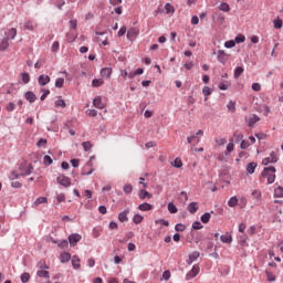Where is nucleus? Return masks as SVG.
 <instances>
[{"label": "nucleus", "instance_id": "nucleus-1", "mask_svg": "<svg viewBox=\"0 0 283 283\" xmlns=\"http://www.w3.org/2000/svg\"><path fill=\"white\" fill-rule=\"evenodd\" d=\"M200 273V266L193 265L192 269L186 274V280H193Z\"/></svg>", "mask_w": 283, "mask_h": 283}, {"label": "nucleus", "instance_id": "nucleus-2", "mask_svg": "<svg viewBox=\"0 0 283 283\" xmlns=\"http://www.w3.org/2000/svg\"><path fill=\"white\" fill-rule=\"evenodd\" d=\"M273 163H277V154H275V151H272L270 157L264 158L262 160V165H264L266 167V165H271Z\"/></svg>", "mask_w": 283, "mask_h": 283}, {"label": "nucleus", "instance_id": "nucleus-3", "mask_svg": "<svg viewBox=\"0 0 283 283\" xmlns=\"http://www.w3.org/2000/svg\"><path fill=\"white\" fill-rule=\"evenodd\" d=\"M217 57L219 63H222L223 65L227 63V61H229V54L227 52H224L223 50H219L217 52Z\"/></svg>", "mask_w": 283, "mask_h": 283}, {"label": "nucleus", "instance_id": "nucleus-4", "mask_svg": "<svg viewBox=\"0 0 283 283\" xmlns=\"http://www.w3.org/2000/svg\"><path fill=\"white\" fill-rule=\"evenodd\" d=\"M212 20L214 21V23H218V25H224L226 23V18L222 13H213Z\"/></svg>", "mask_w": 283, "mask_h": 283}, {"label": "nucleus", "instance_id": "nucleus-5", "mask_svg": "<svg viewBox=\"0 0 283 283\" xmlns=\"http://www.w3.org/2000/svg\"><path fill=\"white\" fill-rule=\"evenodd\" d=\"M81 234L74 233L69 235V242L71 244V247H76V244H78V242H81Z\"/></svg>", "mask_w": 283, "mask_h": 283}, {"label": "nucleus", "instance_id": "nucleus-6", "mask_svg": "<svg viewBox=\"0 0 283 283\" xmlns=\"http://www.w3.org/2000/svg\"><path fill=\"white\" fill-rule=\"evenodd\" d=\"M57 184L62 185V187H70V185H72V181L70 180V177H65V175H62L57 177Z\"/></svg>", "mask_w": 283, "mask_h": 283}, {"label": "nucleus", "instance_id": "nucleus-7", "mask_svg": "<svg viewBox=\"0 0 283 283\" xmlns=\"http://www.w3.org/2000/svg\"><path fill=\"white\" fill-rule=\"evenodd\" d=\"M129 208H126L123 212L118 214L119 222H127L129 220V218L127 217L129 216Z\"/></svg>", "mask_w": 283, "mask_h": 283}, {"label": "nucleus", "instance_id": "nucleus-8", "mask_svg": "<svg viewBox=\"0 0 283 283\" xmlns=\"http://www.w3.org/2000/svg\"><path fill=\"white\" fill-rule=\"evenodd\" d=\"M136 36H138V29L136 28H130L128 31H127V39L129 41H134V39H136Z\"/></svg>", "mask_w": 283, "mask_h": 283}, {"label": "nucleus", "instance_id": "nucleus-9", "mask_svg": "<svg viewBox=\"0 0 283 283\" xmlns=\"http://www.w3.org/2000/svg\"><path fill=\"white\" fill-rule=\"evenodd\" d=\"M198 258H200V252L195 251V252L190 253L188 256L187 264H189V265L193 264V262H196V260H198Z\"/></svg>", "mask_w": 283, "mask_h": 283}, {"label": "nucleus", "instance_id": "nucleus-10", "mask_svg": "<svg viewBox=\"0 0 283 283\" xmlns=\"http://www.w3.org/2000/svg\"><path fill=\"white\" fill-rule=\"evenodd\" d=\"M93 105L97 109H104L105 108V104H103V99L101 98V96H97L93 99Z\"/></svg>", "mask_w": 283, "mask_h": 283}, {"label": "nucleus", "instance_id": "nucleus-11", "mask_svg": "<svg viewBox=\"0 0 283 283\" xmlns=\"http://www.w3.org/2000/svg\"><path fill=\"white\" fill-rule=\"evenodd\" d=\"M38 83L42 87L48 85V83H50V76L49 75H40L39 78H38Z\"/></svg>", "mask_w": 283, "mask_h": 283}, {"label": "nucleus", "instance_id": "nucleus-12", "mask_svg": "<svg viewBox=\"0 0 283 283\" xmlns=\"http://www.w3.org/2000/svg\"><path fill=\"white\" fill-rule=\"evenodd\" d=\"M101 76H103V78H111V76H112V67L102 69Z\"/></svg>", "mask_w": 283, "mask_h": 283}, {"label": "nucleus", "instance_id": "nucleus-13", "mask_svg": "<svg viewBox=\"0 0 283 283\" xmlns=\"http://www.w3.org/2000/svg\"><path fill=\"white\" fill-rule=\"evenodd\" d=\"M275 167L270 166V167H265L261 174L262 178H266V176H269V172L275 174Z\"/></svg>", "mask_w": 283, "mask_h": 283}, {"label": "nucleus", "instance_id": "nucleus-14", "mask_svg": "<svg viewBox=\"0 0 283 283\" xmlns=\"http://www.w3.org/2000/svg\"><path fill=\"white\" fill-rule=\"evenodd\" d=\"M9 41H10V38H4V39L1 41V43H0V51H1V52H4V50H6L7 48H10Z\"/></svg>", "mask_w": 283, "mask_h": 283}, {"label": "nucleus", "instance_id": "nucleus-15", "mask_svg": "<svg viewBox=\"0 0 283 283\" xmlns=\"http://www.w3.org/2000/svg\"><path fill=\"white\" fill-rule=\"evenodd\" d=\"M70 260H72V254H70V252H64L60 255V261L62 263L70 262Z\"/></svg>", "mask_w": 283, "mask_h": 283}, {"label": "nucleus", "instance_id": "nucleus-16", "mask_svg": "<svg viewBox=\"0 0 283 283\" xmlns=\"http://www.w3.org/2000/svg\"><path fill=\"white\" fill-rule=\"evenodd\" d=\"M258 122H260V118L258 117V115H252L248 118L249 127H253V125H255V123Z\"/></svg>", "mask_w": 283, "mask_h": 283}, {"label": "nucleus", "instance_id": "nucleus-17", "mask_svg": "<svg viewBox=\"0 0 283 283\" xmlns=\"http://www.w3.org/2000/svg\"><path fill=\"white\" fill-rule=\"evenodd\" d=\"M198 202H190L189 205H188V211H189V213H196L197 211H198Z\"/></svg>", "mask_w": 283, "mask_h": 283}, {"label": "nucleus", "instance_id": "nucleus-18", "mask_svg": "<svg viewBox=\"0 0 283 283\" xmlns=\"http://www.w3.org/2000/svg\"><path fill=\"white\" fill-rule=\"evenodd\" d=\"M24 96L29 103H34V101H36V95L32 93V91H28Z\"/></svg>", "mask_w": 283, "mask_h": 283}, {"label": "nucleus", "instance_id": "nucleus-19", "mask_svg": "<svg viewBox=\"0 0 283 283\" xmlns=\"http://www.w3.org/2000/svg\"><path fill=\"white\" fill-rule=\"evenodd\" d=\"M139 198H140V200H145L146 198H153V195L151 193H149V191H147V190H145V189H142L140 191H139Z\"/></svg>", "mask_w": 283, "mask_h": 283}, {"label": "nucleus", "instance_id": "nucleus-20", "mask_svg": "<svg viewBox=\"0 0 283 283\" xmlns=\"http://www.w3.org/2000/svg\"><path fill=\"white\" fill-rule=\"evenodd\" d=\"M139 211H151V209H154V206H151L150 203H140L138 206Z\"/></svg>", "mask_w": 283, "mask_h": 283}, {"label": "nucleus", "instance_id": "nucleus-21", "mask_svg": "<svg viewBox=\"0 0 283 283\" xmlns=\"http://www.w3.org/2000/svg\"><path fill=\"white\" fill-rule=\"evenodd\" d=\"M39 205H48L46 197H40L33 202V207H39Z\"/></svg>", "mask_w": 283, "mask_h": 283}, {"label": "nucleus", "instance_id": "nucleus-22", "mask_svg": "<svg viewBox=\"0 0 283 283\" xmlns=\"http://www.w3.org/2000/svg\"><path fill=\"white\" fill-rule=\"evenodd\" d=\"M36 276L38 277H45L46 280H50V272H48L45 270H39L36 272Z\"/></svg>", "mask_w": 283, "mask_h": 283}, {"label": "nucleus", "instance_id": "nucleus-23", "mask_svg": "<svg viewBox=\"0 0 283 283\" xmlns=\"http://www.w3.org/2000/svg\"><path fill=\"white\" fill-rule=\"evenodd\" d=\"M33 170H34V166H32V164H29L24 172H21L20 176L22 177L30 176V174H32Z\"/></svg>", "mask_w": 283, "mask_h": 283}, {"label": "nucleus", "instance_id": "nucleus-24", "mask_svg": "<svg viewBox=\"0 0 283 283\" xmlns=\"http://www.w3.org/2000/svg\"><path fill=\"white\" fill-rule=\"evenodd\" d=\"M220 240L224 244H231V242H233V238L231 235H221Z\"/></svg>", "mask_w": 283, "mask_h": 283}, {"label": "nucleus", "instance_id": "nucleus-25", "mask_svg": "<svg viewBox=\"0 0 283 283\" xmlns=\"http://www.w3.org/2000/svg\"><path fill=\"white\" fill-rule=\"evenodd\" d=\"M274 197L275 198H283V187L279 186L274 189Z\"/></svg>", "mask_w": 283, "mask_h": 283}, {"label": "nucleus", "instance_id": "nucleus-26", "mask_svg": "<svg viewBox=\"0 0 283 283\" xmlns=\"http://www.w3.org/2000/svg\"><path fill=\"white\" fill-rule=\"evenodd\" d=\"M255 167H258V164H255V163L248 164V166H247L248 174H254L255 172Z\"/></svg>", "mask_w": 283, "mask_h": 283}, {"label": "nucleus", "instance_id": "nucleus-27", "mask_svg": "<svg viewBox=\"0 0 283 283\" xmlns=\"http://www.w3.org/2000/svg\"><path fill=\"white\" fill-rule=\"evenodd\" d=\"M243 73H244V67L238 66L234 70V78H240V76H242Z\"/></svg>", "mask_w": 283, "mask_h": 283}, {"label": "nucleus", "instance_id": "nucleus-28", "mask_svg": "<svg viewBox=\"0 0 283 283\" xmlns=\"http://www.w3.org/2000/svg\"><path fill=\"white\" fill-rule=\"evenodd\" d=\"M72 264L74 269H81V259H78V256H73Z\"/></svg>", "mask_w": 283, "mask_h": 283}, {"label": "nucleus", "instance_id": "nucleus-29", "mask_svg": "<svg viewBox=\"0 0 283 283\" xmlns=\"http://www.w3.org/2000/svg\"><path fill=\"white\" fill-rule=\"evenodd\" d=\"M209 220H211V213L209 212H206L201 216V222L203 224H207L209 222Z\"/></svg>", "mask_w": 283, "mask_h": 283}, {"label": "nucleus", "instance_id": "nucleus-30", "mask_svg": "<svg viewBox=\"0 0 283 283\" xmlns=\"http://www.w3.org/2000/svg\"><path fill=\"white\" fill-rule=\"evenodd\" d=\"M105 82L103 81V78H95L92 81V86L93 87H101V85H103Z\"/></svg>", "mask_w": 283, "mask_h": 283}, {"label": "nucleus", "instance_id": "nucleus-31", "mask_svg": "<svg viewBox=\"0 0 283 283\" xmlns=\"http://www.w3.org/2000/svg\"><path fill=\"white\" fill-rule=\"evenodd\" d=\"M168 211H169V213H178V208L176 207V205H174V202H169Z\"/></svg>", "mask_w": 283, "mask_h": 283}, {"label": "nucleus", "instance_id": "nucleus-32", "mask_svg": "<svg viewBox=\"0 0 283 283\" xmlns=\"http://www.w3.org/2000/svg\"><path fill=\"white\" fill-rule=\"evenodd\" d=\"M82 147H83L84 151H90L92 149V147H94V146L92 145V142H83Z\"/></svg>", "mask_w": 283, "mask_h": 283}, {"label": "nucleus", "instance_id": "nucleus-33", "mask_svg": "<svg viewBox=\"0 0 283 283\" xmlns=\"http://www.w3.org/2000/svg\"><path fill=\"white\" fill-rule=\"evenodd\" d=\"M228 207H238V197H231L228 201Z\"/></svg>", "mask_w": 283, "mask_h": 283}, {"label": "nucleus", "instance_id": "nucleus-34", "mask_svg": "<svg viewBox=\"0 0 283 283\" xmlns=\"http://www.w3.org/2000/svg\"><path fill=\"white\" fill-rule=\"evenodd\" d=\"M123 191L124 193H132V191H134V187L130 184H126L124 185Z\"/></svg>", "mask_w": 283, "mask_h": 283}, {"label": "nucleus", "instance_id": "nucleus-35", "mask_svg": "<svg viewBox=\"0 0 283 283\" xmlns=\"http://www.w3.org/2000/svg\"><path fill=\"white\" fill-rule=\"evenodd\" d=\"M143 220H144V218H143V216H140V214H135V216L133 217V222H134L135 224H140V222H143Z\"/></svg>", "mask_w": 283, "mask_h": 283}, {"label": "nucleus", "instance_id": "nucleus-36", "mask_svg": "<svg viewBox=\"0 0 283 283\" xmlns=\"http://www.w3.org/2000/svg\"><path fill=\"white\" fill-rule=\"evenodd\" d=\"M22 83H24V85H28V83H30V74L29 73H22Z\"/></svg>", "mask_w": 283, "mask_h": 283}, {"label": "nucleus", "instance_id": "nucleus-37", "mask_svg": "<svg viewBox=\"0 0 283 283\" xmlns=\"http://www.w3.org/2000/svg\"><path fill=\"white\" fill-rule=\"evenodd\" d=\"M219 10H221L222 12H229L231 8L229 7V3L222 2L219 7Z\"/></svg>", "mask_w": 283, "mask_h": 283}, {"label": "nucleus", "instance_id": "nucleus-38", "mask_svg": "<svg viewBox=\"0 0 283 283\" xmlns=\"http://www.w3.org/2000/svg\"><path fill=\"white\" fill-rule=\"evenodd\" d=\"M273 23L276 30H282V25H283L282 19H276L273 21Z\"/></svg>", "mask_w": 283, "mask_h": 283}, {"label": "nucleus", "instance_id": "nucleus-39", "mask_svg": "<svg viewBox=\"0 0 283 283\" xmlns=\"http://www.w3.org/2000/svg\"><path fill=\"white\" fill-rule=\"evenodd\" d=\"M214 143L217 145H219V147H222V146L227 145V138H216Z\"/></svg>", "mask_w": 283, "mask_h": 283}, {"label": "nucleus", "instance_id": "nucleus-40", "mask_svg": "<svg viewBox=\"0 0 283 283\" xmlns=\"http://www.w3.org/2000/svg\"><path fill=\"white\" fill-rule=\"evenodd\" d=\"M29 281H30V273H28V272L22 273L21 282L22 283H28Z\"/></svg>", "mask_w": 283, "mask_h": 283}, {"label": "nucleus", "instance_id": "nucleus-41", "mask_svg": "<svg viewBox=\"0 0 283 283\" xmlns=\"http://www.w3.org/2000/svg\"><path fill=\"white\" fill-rule=\"evenodd\" d=\"M244 41H247V38L242 34L237 35L234 39V43H244Z\"/></svg>", "mask_w": 283, "mask_h": 283}, {"label": "nucleus", "instance_id": "nucleus-42", "mask_svg": "<svg viewBox=\"0 0 283 283\" xmlns=\"http://www.w3.org/2000/svg\"><path fill=\"white\" fill-rule=\"evenodd\" d=\"M185 229H187V226H186V224L177 223V224L175 226V231L182 232V231H185Z\"/></svg>", "mask_w": 283, "mask_h": 283}, {"label": "nucleus", "instance_id": "nucleus-43", "mask_svg": "<svg viewBox=\"0 0 283 283\" xmlns=\"http://www.w3.org/2000/svg\"><path fill=\"white\" fill-rule=\"evenodd\" d=\"M18 178H21V174H18L15 170L11 171L9 179L17 180Z\"/></svg>", "mask_w": 283, "mask_h": 283}, {"label": "nucleus", "instance_id": "nucleus-44", "mask_svg": "<svg viewBox=\"0 0 283 283\" xmlns=\"http://www.w3.org/2000/svg\"><path fill=\"white\" fill-rule=\"evenodd\" d=\"M55 107H67V104L63 99L55 101Z\"/></svg>", "mask_w": 283, "mask_h": 283}, {"label": "nucleus", "instance_id": "nucleus-45", "mask_svg": "<svg viewBox=\"0 0 283 283\" xmlns=\"http://www.w3.org/2000/svg\"><path fill=\"white\" fill-rule=\"evenodd\" d=\"M234 149V145H233V142H230L227 146V153H226V156H229L231 154V151H233Z\"/></svg>", "mask_w": 283, "mask_h": 283}, {"label": "nucleus", "instance_id": "nucleus-46", "mask_svg": "<svg viewBox=\"0 0 283 283\" xmlns=\"http://www.w3.org/2000/svg\"><path fill=\"white\" fill-rule=\"evenodd\" d=\"M172 166H175L176 169H180V167H182V160L180 158H176Z\"/></svg>", "mask_w": 283, "mask_h": 283}, {"label": "nucleus", "instance_id": "nucleus-47", "mask_svg": "<svg viewBox=\"0 0 283 283\" xmlns=\"http://www.w3.org/2000/svg\"><path fill=\"white\" fill-rule=\"evenodd\" d=\"M57 245L60 249H67V247H70V243L67 242V240H63L59 242Z\"/></svg>", "mask_w": 283, "mask_h": 283}, {"label": "nucleus", "instance_id": "nucleus-48", "mask_svg": "<svg viewBox=\"0 0 283 283\" xmlns=\"http://www.w3.org/2000/svg\"><path fill=\"white\" fill-rule=\"evenodd\" d=\"M65 83V80L63 77H60L55 81V87H63V84Z\"/></svg>", "mask_w": 283, "mask_h": 283}, {"label": "nucleus", "instance_id": "nucleus-49", "mask_svg": "<svg viewBox=\"0 0 283 283\" xmlns=\"http://www.w3.org/2000/svg\"><path fill=\"white\" fill-rule=\"evenodd\" d=\"M155 224H163L164 227H169V221L165 219H158L155 221Z\"/></svg>", "mask_w": 283, "mask_h": 283}, {"label": "nucleus", "instance_id": "nucleus-50", "mask_svg": "<svg viewBox=\"0 0 283 283\" xmlns=\"http://www.w3.org/2000/svg\"><path fill=\"white\" fill-rule=\"evenodd\" d=\"M203 228V226H202V223H200L199 221H195L193 223H192V229H195V231H198V230H200V229H202Z\"/></svg>", "mask_w": 283, "mask_h": 283}, {"label": "nucleus", "instance_id": "nucleus-51", "mask_svg": "<svg viewBox=\"0 0 283 283\" xmlns=\"http://www.w3.org/2000/svg\"><path fill=\"white\" fill-rule=\"evenodd\" d=\"M249 147H251V144L247 140H241V145H240V148L241 149H249Z\"/></svg>", "mask_w": 283, "mask_h": 283}, {"label": "nucleus", "instance_id": "nucleus-52", "mask_svg": "<svg viewBox=\"0 0 283 283\" xmlns=\"http://www.w3.org/2000/svg\"><path fill=\"white\" fill-rule=\"evenodd\" d=\"M165 10L167 14H170V12H175L174 6H171L170 3H166Z\"/></svg>", "mask_w": 283, "mask_h": 283}, {"label": "nucleus", "instance_id": "nucleus-53", "mask_svg": "<svg viewBox=\"0 0 283 283\" xmlns=\"http://www.w3.org/2000/svg\"><path fill=\"white\" fill-rule=\"evenodd\" d=\"M39 269H44L45 271H48V269H50V266H48V263H45V261L41 260L38 264Z\"/></svg>", "mask_w": 283, "mask_h": 283}, {"label": "nucleus", "instance_id": "nucleus-54", "mask_svg": "<svg viewBox=\"0 0 283 283\" xmlns=\"http://www.w3.org/2000/svg\"><path fill=\"white\" fill-rule=\"evenodd\" d=\"M266 277H268V282H275V276L273 275L272 272L266 271Z\"/></svg>", "mask_w": 283, "mask_h": 283}, {"label": "nucleus", "instance_id": "nucleus-55", "mask_svg": "<svg viewBox=\"0 0 283 283\" xmlns=\"http://www.w3.org/2000/svg\"><path fill=\"white\" fill-rule=\"evenodd\" d=\"M224 48H228V49L235 48V41L233 40L227 41L224 43Z\"/></svg>", "mask_w": 283, "mask_h": 283}, {"label": "nucleus", "instance_id": "nucleus-56", "mask_svg": "<svg viewBox=\"0 0 283 283\" xmlns=\"http://www.w3.org/2000/svg\"><path fill=\"white\" fill-rule=\"evenodd\" d=\"M243 138H244V135L234 133V140H235V143L242 142Z\"/></svg>", "mask_w": 283, "mask_h": 283}, {"label": "nucleus", "instance_id": "nucleus-57", "mask_svg": "<svg viewBox=\"0 0 283 283\" xmlns=\"http://www.w3.org/2000/svg\"><path fill=\"white\" fill-rule=\"evenodd\" d=\"M87 116L96 117L98 116V112L96 109L86 111Z\"/></svg>", "mask_w": 283, "mask_h": 283}, {"label": "nucleus", "instance_id": "nucleus-58", "mask_svg": "<svg viewBox=\"0 0 283 283\" xmlns=\"http://www.w3.org/2000/svg\"><path fill=\"white\" fill-rule=\"evenodd\" d=\"M43 163H44V165H52V163H53L52 157H50L49 155H45Z\"/></svg>", "mask_w": 283, "mask_h": 283}, {"label": "nucleus", "instance_id": "nucleus-59", "mask_svg": "<svg viewBox=\"0 0 283 283\" xmlns=\"http://www.w3.org/2000/svg\"><path fill=\"white\" fill-rule=\"evenodd\" d=\"M8 34H9V36L11 39H15V36H17V29L15 28L10 29Z\"/></svg>", "mask_w": 283, "mask_h": 283}, {"label": "nucleus", "instance_id": "nucleus-60", "mask_svg": "<svg viewBox=\"0 0 283 283\" xmlns=\"http://www.w3.org/2000/svg\"><path fill=\"white\" fill-rule=\"evenodd\" d=\"M202 93L203 96H211V88L209 86H205Z\"/></svg>", "mask_w": 283, "mask_h": 283}, {"label": "nucleus", "instance_id": "nucleus-61", "mask_svg": "<svg viewBox=\"0 0 283 283\" xmlns=\"http://www.w3.org/2000/svg\"><path fill=\"white\" fill-rule=\"evenodd\" d=\"M228 109L229 112H235V102H229Z\"/></svg>", "mask_w": 283, "mask_h": 283}, {"label": "nucleus", "instance_id": "nucleus-62", "mask_svg": "<svg viewBox=\"0 0 283 283\" xmlns=\"http://www.w3.org/2000/svg\"><path fill=\"white\" fill-rule=\"evenodd\" d=\"M24 29L25 30H34V24H32V22L28 21L24 23Z\"/></svg>", "mask_w": 283, "mask_h": 283}, {"label": "nucleus", "instance_id": "nucleus-63", "mask_svg": "<svg viewBox=\"0 0 283 283\" xmlns=\"http://www.w3.org/2000/svg\"><path fill=\"white\" fill-rule=\"evenodd\" d=\"M273 182H275V175L274 174L268 176V185H273Z\"/></svg>", "mask_w": 283, "mask_h": 283}, {"label": "nucleus", "instance_id": "nucleus-64", "mask_svg": "<svg viewBox=\"0 0 283 283\" xmlns=\"http://www.w3.org/2000/svg\"><path fill=\"white\" fill-rule=\"evenodd\" d=\"M14 103L10 102L8 105H7V112H14Z\"/></svg>", "mask_w": 283, "mask_h": 283}]
</instances>
